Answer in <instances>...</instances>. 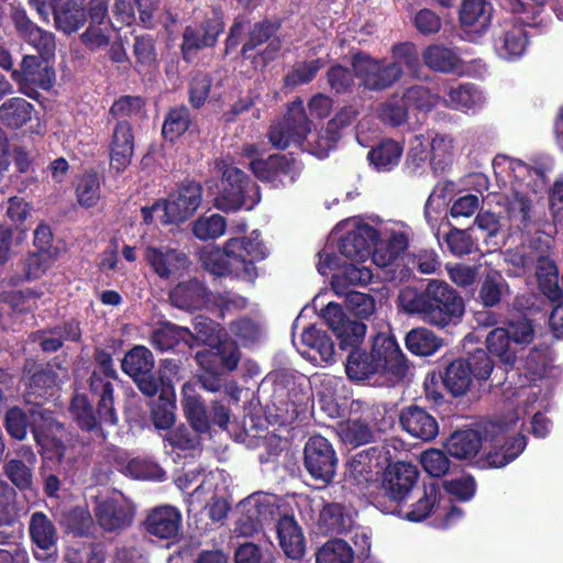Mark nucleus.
<instances>
[{"label": "nucleus", "instance_id": "obj_1", "mask_svg": "<svg viewBox=\"0 0 563 563\" xmlns=\"http://www.w3.org/2000/svg\"><path fill=\"white\" fill-rule=\"evenodd\" d=\"M268 255L267 247L257 231L247 236L230 238L222 250L208 246L199 254L203 267L217 276L233 275L240 279L253 282L257 276L256 263Z\"/></svg>", "mask_w": 563, "mask_h": 563}, {"label": "nucleus", "instance_id": "obj_2", "mask_svg": "<svg viewBox=\"0 0 563 563\" xmlns=\"http://www.w3.org/2000/svg\"><path fill=\"white\" fill-rule=\"evenodd\" d=\"M192 345L202 342L208 347L199 351L196 360L205 372L200 375L202 387L210 391H217L221 384L218 378L224 371H232L239 362L238 349L233 341L227 338L219 324L212 320L199 316L195 319Z\"/></svg>", "mask_w": 563, "mask_h": 563}, {"label": "nucleus", "instance_id": "obj_3", "mask_svg": "<svg viewBox=\"0 0 563 563\" xmlns=\"http://www.w3.org/2000/svg\"><path fill=\"white\" fill-rule=\"evenodd\" d=\"M418 65V53L409 43L396 46L390 62L377 60L364 54H356L353 58L355 76L368 90L387 89L400 78L405 69L416 75Z\"/></svg>", "mask_w": 563, "mask_h": 563}, {"label": "nucleus", "instance_id": "obj_4", "mask_svg": "<svg viewBox=\"0 0 563 563\" xmlns=\"http://www.w3.org/2000/svg\"><path fill=\"white\" fill-rule=\"evenodd\" d=\"M29 424L44 459L59 461L64 454V430L48 410L35 407L27 417L21 409L12 408L5 415L7 430L18 440L25 438Z\"/></svg>", "mask_w": 563, "mask_h": 563}, {"label": "nucleus", "instance_id": "obj_5", "mask_svg": "<svg viewBox=\"0 0 563 563\" xmlns=\"http://www.w3.org/2000/svg\"><path fill=\"white\" fill-rule=\"evenodd\" d=\"M516 418L497 419L484 424V442L479 463L483 467H504L525 450L526 438L510 435V431L517 424Z\"/></svg>", "mask_w": 563, "mask_h": 563}, {"label": "nucleus", "instance_id": "obj_6", "mask_svg": "<svg viewBox=\"0 0 563 563\" xmlns=\"http://www.w3.org/2000/svg\"><path fill=\"white\" fill-rule=\"evenodd\" d=\"M494 170L504 181L511 180L515 188L514 199L508 209L509 217L517 219L526 227L530 210V200L526 189L536 191L539 187L538 183H542V175L523 162L506 156H497L494 159Z\"/></svg>", "mask_w": 563, "mask_h": 563}, {"label": "nucleus", "instance_id": "obj_7", "mask_svg": "<svg viewBox=\"0 0 563 563\" xmlns=\"http://www.w3.org/2000/svg\"><path fill=\"white\" fill-rule=\"evenodd\" d=\"M221 173L220 187L214 194L213 206L223 212H234L242 208L253 209L260 201V190L243 170L228 162H218Z\"/></svg>", "mask_w": 563, "mask_h": 563}, {"label": "nucleus", "instance_id": "obj_8", "mask_svg": "<svg viewBox=\"0 0 563 563\" xmlns=\"http://www.w3.org/2000/svg\"><path fill=\"white\" fill-rule=\"evenodd\" d=\"M201 202L202 187L198 183L190 181L179 186L165 200L144 207L141 211L146 223L155 220L164 224L181 223L198 210Z\"/></svg>", "mask_w": 563, "mask_h": 563}, {"label": "nucleus", "instance_id": "obj_9", "mask_svg": "<svg viewBox=\"0 0 563 563\" xmlns=\"http://www.w3.org/2000/svg\"><path fill=\"white\" fill-rule=\"evenodd\" d=\"M330 238L339 241V251L346 261L367 262L378 232L376 228L354 218L339 223Z\"/></svg>", "mask_w": 563, "mask_h": 563}, {"label": "nucleus", "instance_id": "obj_10", "mask_svg": "<svg viewBox=\"0 0 563 563\" xmlns=\"http://www.w3.org/2000/svg\"><path fill=\"white\" fill-rule=\"evenodd\" d=\"M429 516H434L439 527L448 528L461 520L463 511L453 506L451 499L435 484H429L424 485L422 496L410 506L404 518L420 522Z\"/></svg>", "mask_w": 563, "mask_h": 563}, {"label": "nucleus", "instance_id": "obj_11", "mask_svg": "<svg viewBox=\"0 0 563 563\" xmlns=\"http://www.w3.org/2000/svg\"><path fill=\"white\" fill-rule=\"evenodd\" d=\"M455 153V141L449 134L429 133L428 136L416 135L410 141L408 163L415 168L429 159L432 168L443 170L451 164Z\"/></svg>", "mask_w": 563, "mask_h": 563}, {"label": "nucleus", "instance_id": "obj_12", "mask_svg": "<svg viewBox=\"0 0 563 563\" xmlns=\"http://www.w3.org/2000/svg\"><path fill=\"white\" fill-rule=\"evenodd\" d=\"M365 262H351L341 263L333 252L328 249L319 253V262L317 265L318 272L325 276L334 269H339L332 276V288L336 295L345 294L347 285H367L372 278L373 273L371 268L364 265Z\"/></svg>", "mask_w": 563, "mask_h": 563}, {"label": "nucleus", "instance_id": "obj_13", "mask_svg": "<svg viewBox=\"0 0 563 563\" xmlns=\"http://www.w3.org/2000/svg\"><path fill=\"white\" fill-rule=\"evenodd\" d=\"M96 360L98 371H95L90 378V389L99 397L98 416L100 422L114 426L118 417L113 407V388L110 379H114L117 373L108 353L98 352Z\"/></svg>", "mask_w": 563, "mask_h": 563}, {"label": "nucleus", "instance_id": "obj_14", "mask_svg": "<svg viewBox=\"0 0 563 563\" xmlns=\"http://www.w3.org/2000/svg\"><path fill=\"white\" fill-rule=\"evenodd\" d=\"M310 133V122L301 100L291 102L282 121L272 125L269 141L277 148L302 144Z\"/></svg>", "mask_w": 563, "mask_h": 563}, {"label": "nucleus", "instance_id": "obj_15", "mask_svg": "<svg viewBox=\"0 0 563 563\" xmlns=\"http://www.w3.org/2000/svg\"><path fill=\"white\" fill-rule=\"evenodd\" d=\"M428 309L437 313V318L430 321L435 327H445L457 321L463 312L464 305L455 291L443 282L432 279L427 284Z\"/></svg>", "mask_w": 563, "mask_h": 563}, {"label": "nucleus", "instance_id": "obj_16", "mask_svg": "<svg viewBox=\"0 0 563 563\" xmlns=\"http://www.w3.org/2000/svg\"><path fill=\"white\" fill-rule=\"evenodd\" d=\"M377 232L380 240L373 252L372 262L386 267L407 249L411 229L400 221H387L380 223Z\"/></svg>", "mask_w": 563, "mask_h": 563}, {"label": "nucleus", "instance_id": "obj_17", "mask_svg": "<svg viewBox=\"0 0 563 563\" xmlns=\"http://www.w3.org/2000/svg\"><path fill=\"white\" fill-rule=\"evenodd\" d=\"M243 154L253 158L250 165L258 179L286 185L292 183L299 174L296 163L288 161L286 156L271 155L266 161L257 158L260 148L256 145H245Z\"/></svg>", "mask_w": 563, "mask_h": 563}, {"label": "nucleus", "instance_id": "obj_18", "mask_svg": "<svg viewBox=\"0 0 563 563\" xmlns=\"http://www.w3.org/2000/svg\"><path fill=\"white\" fill-rule=\"evenodd\" d=\"M303 464L308 473L322 483L333 479L338 465V457L332 444L321 435L308 439L303 450Z\"/></svg>", "mask_w": 563, "mask_h": 563}, {"label": "nucleus", "instance_id": "obj_19", "mask_svg": "<svg viewBox=\"0 0 563 563\" xmlns=\"http://www.w3.org/2000/svg\"><path fill=\"white\" fill-rule=\"evenodd\" d=\"M371 351L380 376L394 380L406 375L405 356L393 336L385 333L377 334L374 338Z\"/></svg>", "mask_w": 563, "mask_h": 563}, {"label": "nucleus", "instance_id": "obj_20", "mask_svg": "<svg viewBox=\"0 0 563 563\" xmlns=\"http://www.w3.org/2000/svg\"><path fill=\"white\" fill-rule=\"evenodd\" d=\"M121 367L144 395L154 396L157 393L158 384L153 375L154 357L148 349L142 345L133 347L124 355Z\"/></svg>", "mask_w": 563, "mask_h": 563}, {"label": "nucleus", "instance_id": "obj_21", "mask_svg": "<svg viewBox=\"0 0 563 563\" xmlns=\"http://www.w3.org/2000/svg\"><path fill=\"white\" fill-rule=\"evenodd\" d=\"M221 479V472H210L188 499L190 507L207 503V515L213 522L222 521L230 509L227 499L219 494V483Z\"/></svg>", "mask_w": 563, "mask_h": 563}, {"label": "nucleus", "instance_id": "obj_22", "mask_svg": "<svg viewBox=\"0 0 563 563\" xmlns=\"http://www.w3.org/2000/svg\"><path fill=\"white\" fill-rule=\"evenodd\" d=\"M96 517L104 530L124 529L132 523L134 507L123 494L114 492L99 503Z\"/></svg>", "mask_w": 563, "mask_h": 563}, {"label": "nucleus", "instance_id": "obj_23", "mask_svg": "<svg viewBox=\"0 0 563 563\" xmlns=\"http://www.w3.org/2000/svg\"><path fill=\"white\" fill-rule=\"evenodd\" d=\"M322 317L335 333L342 349L356 346L365 336L366 325L360 321L347 320L338 303L329 302L322 311Z\"/></svg>", "mask_w": 563, "mask_h": 563}, {"label": "nucleus", "instance_id": "obj_24", "mask_svg": "<svg viewBox=\"0 0 563 563\" xmlns=\"http://www.w3.org/2000/svg\"><path fill=\"white\" fill-rule=\"evenodd\" d=\"M29 531L35 544L34 555L41 562H49L57 554V531L53 521L43 512H34L31 517Z\"/></svg>", "mask_w": 563, "mask_h": 563}, {"label": "nucleus", "instance_id": "obj_25", "mask_svg": "<svg viewBox=\"0 0 563 563\" xmlns=\"http://www.w3.org/2000/svg\"><path fill=\"white\" fill-rule=\"evenodd\" d=\"M419 476L417 467L411 463L396 462L389 465L383 477V490L385 495L394 500H404Z\"/></svg>", "mask_w": 563, "mask_h": 563}, {"label": "nucleus", "instance_id": "obj_26", "mask_svg": "<svg viewBox=\"0 0 563 563\" xmlns=\"http://www.w3.org/2000/svg\"><path fill=\"white\" fill-rule=\"evenodd\" d=\"M299 353L313 363L331 364L334 362V344L321 330L307 328L300 338V346L295 342Z\"/></svg>", "mask_w": 563, "mask_h": 563}, {"label": "nucleus", "instance_id": "obj_27", "mask_svg": "<svg viewBox=\"0 0 563 563\" xmlns=\"http://www.w3.org/2000/svg\"><path fill=\"white\" fill-rule=\"evenodd\" d=\"M400 426L412 438L422 441H431L439 433V424L435 418L417 406H410L401 410Z\"/></svg>", "mask_w": 563, "mask_h": 563}, {"label": "nucleus", "instance_id": "obj_28", "mask_svg": "<svg viewBox=\"0 0 563 563\" xmlns=\"http://www.w3.org/2000/svg\"><path fill=\"white\" fill-rule=\"evenodd\" d=\"M492 5L486 0H463L460 21L471 41L486 32L492 20Z\"/></svg>", "mask_w": 563, "mask_h": 563}, {"label": "nucleus", "instance_id": "obj_29", "mask_svg": "<svg viewBox=\"0 0 563 563\" xmlns=\"http://www.w3.org/2000/svg\"><path fill=\"white\" fill-rule=\"evenodd\" d=\"M146 531L158 538L174 540L181 527V514L173 506H161L153 509L145 522Z\"/></svg>", "mask_w": 563, "mask_h": 563}, {"label": "nucleus", "instance_id": "obj_30", "mask_svg": "<svg viewBox=\"0 0 563 563\" xmlns=\"http://www.w3.org/2000/svg\"><path fill=\"white\" fill-rule=\"evenodd\" d=\"M355 117V109L352 107H343L336 112L335 117L328 122L325 134L317 136L313 143L308 141L306 150L318 157L327 156L336 143L339 130L350 125Z\"/></svg>", "mask_w": 563, "mask_h": 563}, {"label": "nucleus", "instance_id": "obj_31", "mask_svg": "<svg viewBox=\"0 0 563 563\" xmlns=\"http://www.w3.org/2000/svg\"><path fill=\"white\" fill-rule=\"evenodd\" d=\"M134 150V136L131 125L120 121L112 134L110 143V166L117 172L124 170L131 163Z\"/></svg>", "mask_w": 563, "mask_h": 563}, {"label": "nucleus", "instance_id": "obj_32", "mask_svg": "<svg viewBox=\"0 0 563 563\" xmlns=\"http://www.w3.org/2000/svg\"><path fill=\"white\" fill-rule=\"evenodd\" d=\"M12 78L21 85H33L43 89H49L55 79V71L44 59L38 60L36 56H24L21 64V71L14 70Z\"/></svg>", "mask_w": 563, "mask_h": 563}, {"label": "nucleus", "instance_id": "obj_33", "mask_svg": "<svg viewBox=\"0 0 563 563\" xmlns=\"http://www.w3.org/2000/svg\"><path fill=\"white\" fill-rule=\"evenodd\" d=\"M14 22L19 33L38 52L42 59L47 62L54 56L56 45L51 32L37 27L23 13H16Z\"/></svg>", "mask_w": 563, "mask_h": 563}, {"label": "nucleus", "instance_id": "obj_34", "mask_svg": "<svg viewBox=\"0 0 563 563\" xmlns=\"http://www.w3.org/2000/svg\"><path fill=\"white\" fill-rule=\"evenodd\" d=\"M484 428L482 431L462 430L454 432L445 442L448 453L459 460H468L477 455L483 448Z\"/></svg>", "mask_w": 563, "mask_h": 563}, {"label": "nucleus", "instance_id": "obj_35", "mask_svg": "<svg viewBox=\"0 0 563 563\" xmlns=\"http://www.w3.org/2000/svg\"><path fill=\"white\" fill-rule=\"evenodd\" d=\"M145 257L154 271L162 277L177 274L188 265V258L174 250L163 251L148 246L145 251Z\"/></svg>", "mask_w": 563, "mask_h": 563}, {"label": "nucleus", "instance_id": "obj_36", "mask_svg": "<svg viewBox=\"0 0 563 563\" xmlns=\"http://www.w3.org/2000/svg\"><path fill=\"white\" fill-rule=\"evenodd\" d=\"M496 53L504 59L520 57L527 47V31L523 26L512 24L505 29L495 40Z\"/></svg>", "mask_w": 563, "mask_h": 563}, {"label": "nucleus", "instance_id": "obj_37", "mask_svg": "<svg viewBox=\"0 0 563 563\" xmlns=\"http://www.w3.org/2000/svg\"><path fill=\"white\" fill-rule=\"evenodd\" d=\"M279 544L290 559H299L305 553V538L298 523L291 517H283L277 525Z\"/></svg>", "mask_w": 563, "mask_h": 563}, {"label": "nucleus", "instance_id": "obj_38", "mask_svg": "<svg viewBox=\"0 0 563 563\" xmlns=\"http://www.w3.org/2000/svg\"><path fill=\"white\" fill-rule=\"evenodd\" d=\"M379 468V454L374 448L355 454L347 463L346 477L355 484L369 481Z\"/></svg>", "mask_w": 563, "mask_h": 563}, {"label": "nucleus", "instance_id": "obj_39", "mask_svg": "<svg viewBox=\"0 0 563 563\" xmlns=\"http://www.w3.org/2000/svg\"><path fill=\"white\" fill-rule=\"evenodd\" d=\"M207 297V290L198 280L180 283L170 292L172 303L180 309L202 308Z\"/></svg>", "mask_w": 563, "mask_h": 563}, {"label": "nucleus", "instance_id": "obj_40", "mask_svg": "<svg viewBox=\"0 0 563 563\" xmlns=\"http://www.w3.org/2000/svg\"><path fill=\"white\" fill-rule=\"evenodd\" d=\"M338 434L343 443L360 446L374 439V428L364 418H350L338 424Z\"/></svg>", "mask_w": 563, "mask_h": 563}, {"label": "nucleus", "instance_id": "obj_41", "mask_svg": "<svg viewBox=\"0 0 563 563\" xmlns=\"http://www.w3.org/2000/svg\"><path fill=\"white\" fill-rule=\"evenodd\" d=\"M21 455L25 462L13 459L4 467L8 478L21 490L32 488V467L36 462V456L31 449H22Z\"/></svg>", "mask_w": 563, "mask_h": 563}, {"label": "nucleus", "instance_id": "obj_42", "mask_svg": "<svg viewBox=\"0 0 563 563\" xmlns=\"http://www.w3.org/2000/svg\"><path fill=\"white\" fill-rule=\"evenodd\" d=\"M194 334L184 327H178L169 322L161 323L152 333V344L158 350H169L180 342L192 346Z\"/></svg>", "mask_w": 563, "mask_h": 563}, {"label": "nucleus", "instance_id": "obj_43", "mask_svg": "<svg viewBox=\"0 0 563 563\" xmlns=\"http://www.w3.org/2000/svg\"><path fill=\"white\" fill-rule=\"evenodd\" d=\"M536 276L541 291L552 301L561 298L562 290L559 286V271L549 256H538Z\"/></svg>", "mask_w": 563, "mask_h": 563}, {"label": "nucleus", "instance_id": "obj_44", "mask_svg": "<svg viewBox=\"0 0 563 563\" xmlns=\"http://www.w3.org/2000/svg\"><path fill=\"white\" fill-rule=\"evenodd\" d=\"M223 31L220 22L212 25L191 27L188 26L184 32L183 52L188 57L191 51L212 46L217 42L218 35Z\"/></svg>", "mask_w": 563, "mask_h": 563}, {"label": "nucleus", "instance_id": "obj_45", "mask_svg": "<svg viewBox=\"0 0 563 563\" xmlns=\"http://www.w3.org/2000/svg\"><path fill=\"white\" fill-rule=\"evenodd\" d=\"M486 346L489 353L504 365L512 366L516 363L517 350L511 344V338L505 328L492 330L486 336Z\"/></svg>", "mask_w": 563, "mask_h": 563}, {"label": "nucleus", "instance_id": "obj_46", "mask_svg": "<svg viewBox=\"0 0 563 563\" xmlns=\"http://www.w3.org/2000/svg\"><path fill=\"white\" fill-rule=\"evenodd\" d=\"M485 101L483 93L476 88L463 85L451 87L443 103L454 110L467 112L479 108Z\"/></svg>", "mask_w": 563, "mask_h": 563}, {"label": "nucleus", "instance_id": "obj_47", "mask_svg": "<svg viewBox=\"0 0 563 563\" xmlns=\"http://www.w3.org/2000/svg\"><path fill=\"white\" fill-rule=\"evenodd\" d=\"M345 372L352 380H365L375 375H379L378 369L373 360L372 351L354 349L349 354L345 363Z\"/></svg>", "mask_w": 563, "mask_h": 563}, {"label": "nucleus", "instance_id": "obj_48", "mask_svg": "<svg viewBox=\"0 0 563 563\" xmlns=\"http://www.w3.org/2000/svg\"><path fill=\"white\" fill-rule=\"evenodd\" d=\"M398 303L404 311L419 314L428 323L438 317L428 309L427 287L421 291L411 287L404 288L398 296Z\"/></svg>", "mask_w": 563, "mask_h": 563}, {"label": "nucleus", "instance_id": "obj_49", "mask_svg": "<svg viewBox=\"0 0 563 563\" xmlns=\"http://www.w3.org/2000/svg\"><path fill=\"white\" fill-rule=\"evenodd\" d=\"M32 115V104L22 98L9 99L0 107V121L12 129L21 128Z\"/></svg>", "mask_w": 563, "mask_h": 563}, {"label": "nucleus", "instance_id": "obj_50", "mask_svg": "<svg viewBox=\"0 0 563 563\" xmlns=\"http://www.w3.org/2000/svg\"><path fill=\"white\" fill-rule=\"evenodd\" d=\"M401 154L400 143L387 140L368 152V159L378 172H386L398 165Z\"/></svg>", "mask_w": 563, "mask_h": 563}, {"label": "nucleus", "instance_id": "obj_51", "mask_svg": "<svg viewBox=\"0 0 563 563\" xmlns=\"http://www.w3.org/2000/svg\"><path fill=\"white\" fill-rule=\"evenodd\" d=\"M508 294V284L497 271L488 272L481 285L479 300L485 307L498 305L503 297Z\"/></svg>", "mask_w": 563, "mask_h": 563}, {"label": "nucleus", "instance_id": "obj_52", "mask_svg": "<svg viewBox=\"0 0 563 563\" xmlns=\"http://www.w3.org/2000/svg\"><path fill=\"white\" fill-rule=\"evenodd\" d=\"M441 345V339L426 328L413 329L409 331L406 336L407 349L416 355H431L435 353Z\"/></svg>", "mask_w": 563, "mask_h": 563}, {"label": "nucleus", "instance_id": "obj_53", "mask_svg": "<svg viewBox=\"0 0 563 563\" xmlns=\"http://www.w3.org/2000/svg\"><path fill=\"white\" fill-rule=\"evenodd\" d=\"M52 231L49 227H47L46 224H40L35 229L34 242L36 246L40 249V252L30 260L29 274L32 277H38L41 273L47 269L48 265H45L43 268L40 267L42 262H46L47 260L52 261L55 257V253L53 254L48 250L52 242Z\"/></svg>", "mask_w": 563, "mask_h": 563}, {"label": "nucleus", "instance_id": "obj_54", "mask_svg": "<svg viewBox=\"0 0 563 563\" xmlns=\"http://www.w3.org/2000/svg\"><path fill=\"white\" fill-rule=\"evenodd\" d=\"M225 230L227 220L218 213L201 214L191 223V232L200 241L217 240Z\"/></svg>", "mask_w": 563, "mask_h": 563}, {"label": "nucleus", "instance_id": "obj_55", "mask_svg": "<svg viewBox=\"0 0 563 563\" xmlns=\"http://www.w3.org/2000/svg\"><path fill=\"white\" fill-rule=\"evenodd\" d=\"M472 380L470 366L464 360L452 362L448 366L443 378L444 385L454 396L464 395L470 389Z\"/></svg>", "mask_w": 563, "mask_h": 563}, {"label": "nucleus", "instance_id": "obj_56", "mask_svg": "<svg viewBox=\"0 0 563 563\" xmlns=\"http://www.w3.org/2000/svg\"><path fill=\"white\" fill-rule=\"evenodd\" d=\"M75 194L77 202L82 208L95 207L101 198L100 180L96 173H85L76 185Z\"/></svg>", "mask_w": 563, "mask_h": 563}, {"label": "nucleus", "instance_id": "obj_57", "mask_svg": "<svg viewBox=\"0 0 563 563\" xmlns=\"http://www.w3.org/2000/svg\"><path fill=\"white\" fill-rule=\"evenodd\" d=\"M273 27L271 24H258L256 25L251 35L250 40L243 46V53L257 48L264 42H268L264 51L261 52L264 62L269 60L274 57V54L279 49L280 43L276 37H272Z\"/></svg>", "mask_w": 563, "mask_h": 563}, {"label": "nucleus", "instance_id": "obj_58", "mask_svg": "<svg viewBox=\"0 0 563 563\" xmlns=\"http://www.w3.org/2000/svg\"><path fill=\"white\" fill-rule=\"evenodd\" d=\"M423 59L431 69L444 73L455 70L460 63V58L452 49L440 45L429 46L423 53Z\"/></svg>", "mask_w": 563, "mask_h": 563}, {"label": "nucleus", "instance_id": "obj_59", "mask_svg": "<svg viewBox=\"0 0 563 563\" xmlns=\"http://www.w3.org/2000/svg\"><path fill=\"white\" fill-rule=\"evenodd\" d=\"M354 551L347 542L333 539L325 542L317 552V563H352Z\"/></svg>", "mask_w": 563, "mask_h": 563}, {"label": "nucleus", "instance_id": "obj_60", "mask_svg": "<svg viewBox=\"0 0 563 563\" xmlns=\"http://www.w3.org/2000/svg\"><path fill=\"white\" fill-rule=\"evenodd\" d=\"M55 23L64 33L77 31L85 22V12L80 4L67 1L60 9L55 10Z\"/></svg>", "mask_w": 563, "mask_h": 563}, {"label": "nucleus", "instance_id": "obj_61", "mask_svg": "<svg viewBox=\"0 0 563 563\" xmlns=\"http://www.w3.org/2000/svg\"><path fill=\"white\" fill-rule=\"evenodd\" d=\"M341 385V379L327 376L320 380V385L316 390L321 408L331 417H334L340 412V404L336 393Z\"/></svg>", "mask_w": 563, "mask_h": 563}, {"label": "nucleus", "instance_id": "obj_62", "mask_svg": "<svg viewBox=\"0 0 563 563\" xmlns=\"http://www.w3.org/2000/svg\"><path fill=\"white\" fill-rule=\"evenodd\" d=\"M439 97L433 95L428 88L416 86L409 88L402 96V102L409 111L419 113L429 112L439 102Z\"/></svg>", "mask_w": 563, "mask_h": 563}, {"label": "nucleus", "instance_id": "obj_63", "mask_svg": "<svg viewBox=\"0 0 563 563\" xmlns=\"http://www.w3.org/2000/svg\"><path fill=\"white\" fill-rule=\"evenodd\" d=\"M240 515L249 519H258L261 525L268 521L273 515V506L268 503L267 497L263 495H254L245 498L238 506Z\"/></svg>", "mask_w": 563, "mask_h": 563}, {"label": "nucleus", "instance_id": "obj_64", "mask_svg": "<svg viewBox=\"0 0 563 563\" xmlns=\"http://www.w3.org/2000/svg\"><path fill=\"white\" fill-rule=\"evenodd\" d=\"M319 520L328 532L342 533L351 526V518L343 514V508L339 504L324 506Z\"/></svg>", "mask_w": 563, "mask_h": 563}]
</instances>
